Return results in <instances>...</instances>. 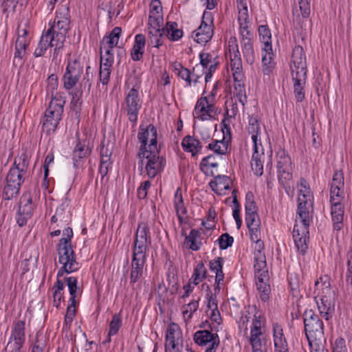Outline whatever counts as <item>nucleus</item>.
Segmentation results:
<instances>
[{
    "mask_svg": "<svg viewBox=\"0 0 352 352\" xmlns=\"http://www.w3.org/2000/svg\"><path fill=\"white\" fill-rule=\"evenodd\" d=\"M254 263L255 278L257 279V289L261 300L266 302L270 298L271 287L265 256H262L259 253L258 256H254Z\"/></svg>",
    "mask_w": 352,
    "mask_h": 352,
    "instance_id": "f257e3e1",
    "label": "nucleus"
},
{
    "mask_svg": "<svg viewBox=\"0 0 352 352\" xmlns=\"http://www.w3.org/2000/svg\"><path fill=\"white\" fill-rule=\"evenodd\" d=\"M316 290L321 289V294L316 297V303L321 316L328 320L332 317L334 303L332 299L333 292L331 289L330 283L324 280L321 283L318 280L315 283Z\"/></svg>",
    "mask_w": 352,
    "mask_h": 352,
    "instance_id": "f03ea898",
    "label": "nucleus"
},
{
    "mask_svg": "<svg viewBox=\"0 0 352 352\" xmlns=\"http://www.w3.org/2000/svg\"><path fill=\"white\" fill-rule=\"evenodd\" d=\"M157 129L154 125L150 124L144 128L142 125L140 126V131L138 134V138L140 143L138 157L140 159L141 168L144 165V159L148 150H157Z\"/></svg>",
    "mask_w": 352,
    "mask_h": 352,
    "instance_id": "7ed1b4c3",
    "label": "nucleus"
},
{
    "mask_svg": "<svg viewBox=\"0 0 352 352\" xmlns=\"http://www.w3.org/2000/svg\"><path fill=\"white\" fill-rule=\"evenodd\" d=\"M63 243H58V261L63 265L58 270L57 277H60L63 274H70L76 272L79 268V265L76 261L75 253L72 249V244L67 245V241L65 239Z\"/></svg>",
    "mask_w": 352,
    "mask_h": 352,
    "instance_id": "20e7f679",
    "label": "nucleus"
},
{
    "mask_svg": "<svg viewBox=\"0 0 352 352\" xmlns=\"http://www.w3.org/2000/svg\"><path fill=\"white\" fill-rule=\"evenodd\" d=\"M151 244V235L148 225L145 222L138 223L132 248V256L146 258V252Z\"/></svg>",
    "mask_w": 352,
    "mask_h": 352,
    "instance_id": "39448f33",
    "label": "nucleus"
},
{
    "mask_svg": "<svg viewBox=\"0 0 352 352\" xmlns=\"http://www.w3.org/2000/svg\"><path fill=\"white\" fill-rule=\"evenodd\" d=\"M259 38L264 44L262 51V70L265 75H270L274 68L272 35L267 25H261L258 29Z\"/></svg>",
    "mask_w": 352,
    "mask_h": 352,
    "instance_id": "423d86ee",
    "label": "nucleus"
},
{
    "mask_svg": "<svg viewBox=\"0 0 352 352\" xmlns=\"http://www.w3.org/2000/svg\"><path fill=\"white\" fill-rule=\"evenodd\" d=\"M305 331L309 345L314 340H320L324 334L322 321L312 309L306 310L303 315Z\"/></svg>",
    "mask_w": 352,
    "mask_h": 352,
    "instance_id": "0eeeda50",
    "label": "nucleus"
},
{
    "mask_svg": "<svg viewBox=\"0 0 352 352\" xmlns=\"http://www.w3.org/2000/svg\"><path fill=\"white\" fill-rule=\"evenodd\" d=\"M142 104V101L140 98L138 90L135 88L131 89L124 98L122 110L126 113L129 120L133 124L138 122Z\"/></svg>",
    "mask_w": 352,
    "mask_h": 352,
    "instance_id": "6e6552de",
    "label": "nucleus"
},
{
    "mask_svg": "<svg viewBox=\"0 0 352 352\" xmlns=\"http://www.w3.org/2000/svg\"><path fill=\"white\" fill-rule=\"evenodd\" d=\"M214 34L213 16L211 12L204 11L202 15L201 23L192 34L194 41L200 44H205L210 41Z\"/></svg>",
    "mask_w": 352,
    "mask_h": 352,
    "instance_id": "1a4fd4ad",
    "label": "nucleus"
},
{
    "mask_svg": "<svg viewBox=\"0 0 352 352\" xmlns=\"http://www.w3.org/2000/svg\"><path fill=\"white\" fill-rule=\"evenodd\" d=\"M84 67L78 59H68L63 76V87L66 90L72 89L78 82Z\"/></svg>",
    "mask_w": 352,
    "mask_h": 352,
    "instance_id": "9d476101",
    "label": "nucleus"
},
{
    "mask_svg": "<svg viewBox=\"0 0 352 352\" xmlns=\"http://www.w3.org/2000/svg\"><path fill=\"white\" fill-rule=\"evenodd\" d=\"M25 175L15 168H10L6 177V185L3 189L5 199L10 200L19 194L21 186L24 182Z\"/></svg>",
    "mask_w": 352,
    "mask_h": 352,
    "instance_id": "9b49d317",
    "label": "nucleus"
},
{
    "mask_svg": "<svg viewBox=\"0 0 352 352\" xmlns=\"http://www.w3.org/2000/svg\"><path fill=\"white\" fill-rule=\"evenodd\" d=\"M297 214L302 226H309L312 221L313 199L310 195H306L302 190H299L298 198Z\"/></svg>",
    "mask_w": 352,
    "mask_h": 352,
    "instance_id": "f8f14e48",
    "label": "nucleus"
},
{
    "mask_svg": "<svg viewBox=\"0 0 352 352\" xmlns=\"http://www.w3.org/2000/svg\"><path fill=\"white\" fill-rule=\"evenodd\" d=\"M34 204L32 202V197L30 192H27L21 197L20 204L16 214V219L17 224L22 227L27 223L28 220L32 217Z\"/></svg>",
    "mask_w": 352,
    "mask_h": 352,
    "instance_id": "ddd939ff",
    "label": "nucleus"
},
{
    "mask_svg": "<svg viewBox=\"0 0 352 352\" xmlns=\"http://www.w3.org/2000/svg\"><path fill=\"white\" fill-rule=\"evenodd\" d=\"M222 132L223 138L221 140H213L207 148L219 155H226L230 146L231 131L229 123L224 119L222 122Z\"/></svg>",
    "mask_w": 352,
    "mask_h": 352,
    "instance_id": "4468645a",
    "label": "nucleus"
},
{
    "mask_svg": "<svg viewBox=\"0 0 352 352\" xmlns=\"http://www.w3.org/2000/svg\"><path fill=\"white\" fill-rule=\"evenodd\" d=\"M144 158L147 159L145 167L146 174L149 178L153 179L164 168V160L159 155L158 150H148Z\"/></svg>",
    "mask_w": 352,
    "mask_h": 352,
    "instance_id": "2eb2a0df",
    "label": "nucleus"
},
{
    "mask_svg": "<svg viewBox=\"0 0 352 352\" xmlns=\"http://www.w3.org/2000/svg\"><path fill=\"white\" fill-rule=\"evenodd\" d=\"M193 340L199 346L209 344L205 352H215L220 342L218 335L208 330L197 331L194 334Z\"/></svg>",
    "mask_w": 352,
    "mask_h": 352,
    "instance_id": "dca6fc26",
    "label": "nucleus"
},
{
    "mask_svg": "<svg viewBox=\"0 0 352 352\" xmlns=\"http://www.w3.org/2000/svg\"><path fill=\"white\" fill-rule=\"evenodd\" d=\"M93 146L87 140H78L72 153V160L76 168L81 167L91 154Z\"/></svg>",
    "mask_w": 352,
    "mask_h": 352,
    "instance_id": "f3484780",
    "label": "nucleus"
},
{
    "mask_svg": "<svg viewBox=\"0 0 352 352\" xmlns=\"http://www.w3.org/2000/svg\"><path fill=\"white\" fill-rule=\"evenodd\" d=\"M65 104V100L60 94H56V95L54 96L53 93H52V99L50 102L48 109L45 111L44 116L60 122L62 119Z\"/></svg>",
    "mask_w": 352,
    "mask_h": 352,
    "instance_id": "a211bd4d",
    "label": "nucleus"
},
{
    "mask_svg": "<svg viewBox=\"0 0 352 352\" xmlns=\"http://www.w3.org/2000/svg\"><path fill=\"white\" fill-rule=\"evenodd\" d=\"M309 226H302L301 230L298 228V225L296 224L293 230V238L296 247L298 250L304 254L307 248V240L309 239Z\"/></svg>",
    "mask_w": 352,
    "mask_h": 352,
    "instance_id": "6ab92c4d",
    "label": "nucleus"
},
{
    "mask_svg": "<svg viewBox=\"0 0 352 352\" xmlns=\"http://www.w3.org/2000/svg\"><path fill=\"white\" fill-rule=\"evenodd\" d=\"M122 34V28L120 27L114 28L112 31L109 33V35H106L100 45H107V46H104V49L105 50L104 53L103 54L105 56H113V49L118 45V41ZM102 46L100 47V50H102Z\"/></svg>",
    "mask_w": 352,
    "mask_h": 352,
    "instance_id": "aec40b11",
    "label": "nucleus"
},
{
    "mask_svg": "<svg viewBox=\"0 0 352 352\" xmlns=\"http://www.w3.org/2000/svg\"><path fill=\"white\" fill-rule=\"evenodd\" d=\"M290 69L291 71L307 70L306 56L300 45H296L293 49Z\"/></svg>",
    "mask_w": 352,
    "mask_h": 352,
    "instance_id": "412c9836",
    "label": "nucleus"
},
{
    "mask_svg": "<svg viewBox=\"0 0 352 352\" xmlns=\"http://www.w3.org/2000/svg\"><path fill=\"white\" fill-rule=\"evenodd\" d=\"M253 153L251 159V167L254 174L261 176L263 173L264 149L259 144L253 145Z\"/></svg>",
    "mask_w": 352,
    "mask_h": 352,
    "instance_id": "4be33fe9",
    "label": "nucleus"
},
{
    "mask_svg": "<svg viewBox=\"0 0 352 352\" xmlns=\"http://www.w3.org/2000/svg\"><path fill=\"white\" fill-rule=\"evenodd\" d=\"M167 346H182L183 340L182 337V332L179 326L175 323L170 324L166 331V344Z\"/></svg>",
    "mask_w": 352,
    "mask_h": 352,
    "instance_id": "5701e85b",
    "label": "nucleus"
},
{
    "mask_svg": "<svg viewBox=\"0 0 352 352\" xmlns=\"http://www.w3.org/2000/svg\"><path fill=\"white\" fill-rule=\"evenodd\" d=\"M214 177V180H212L209 185L216 194L222 195L224 193L223 190H230L232 181L229 177L221 175Z\"/></svg>",
    "mask_w": 352,
    "mask_h": 352,
    "instance_id": "b1692460",
    "label": "nucleus"
},
{
    "mask_svg": "<svg viewBox=\"0 0 352 352\" xmlns=\"http://www.w3.org/2000/svg\"><path fill=\"white\" fill-rule=\"evenodd\" d=\"M236 50L230 54V67L232 71L234 81H240L243 80V74L242 73V62L238 45H236Z\"/></svg>",
    "mask_w": 352,
    "mask_h": 352,
    "instance_id": "393cba45",
    "label": "nucleus"
},
{
    "mask_svg": "<svg viewBox=\"0 0 352 352\" xmlns=\"http://www.w3.org/2000/svg\"><path fill=\"white\" fill-rule=\"evenodd\" d=\"M344 212V206L340 201L331 204V214L334 230L339 231L342 228Z\"/></svg>",
    "mask_w": 352,
    "mask_h": 352,
    "instance_id": "a878e982",
    "label": "nucleus"
},
{
    "mask_svg": "<svg viewBox=\"0 0 352 352\" xmlns=\"http://www.w3.org/2000/svg\"><path fill=\"white\" fill-rule=\"evenodd\" d=\"M146 258L132 256L130 283L134 284L142 276L143 267Z\"/></svg>",
    "mask_w": 352,
    "mask_h": 352,
    "instance_id": "bb28decb",
    "label": "nucleus"
},
{
    "mask_svg": "<svg viewBox=\"0 0 352 352\" xmlns=\"http://www.w3.org/2000/svg\"><path fill=\"white\" fill-rule=\"evenodd\" d=\"M145 45V36L142 34H138L135 36V42L131 52V57L133 60L138 61L142 59L144 53Z\"/></svg>",
    "mask_w": 352,
    "mask_h": 352,
    "instance_id": "cd10ccee",
    "label": "nucleus"
},
{
    "mask_svg": "<svg viewBox=\"0 0 352 352\" xmlns=\"http://www.w3.org/2000/svg\"><path fill=\"white\" fill-rule=\"evenodd\" d=\"M69 23L70 21L66 19L54 20V24L46 32H50V35L56 38L61 35L63 40H65L66 34L69 29Z\"/></svg>",
    "mask_w": 352,
    "mask_h": 352,
    "instance_id": "c85d7f7f",
    "label": "nucleus"
},
{
    "mask_svg": "<svg viewBox=\"0 0 352 352\" xmlns=\"http://www.w3.org/2000/svg\"><path fill=\"white\" fill-rule=\"evenodd\" d=\"M248 131L252 135L253 145L259 144L261 146V140L258 138L261 133V127L257 116L252 115L249 117Z\"/></svg>",
    "mask_w": 352,
    "mask_h": 352,
    "instance_id": "c756f323",
    "label": "nucleus"
},
{
    "mask_svg": "<svg viewBox=\"0 0 352 352\" xmlns=\"http://www.w3.org/2000/svg\"><path fill=\"white\" fill-rule=\"evenodd\" d=\"M182 146L185 151L191 153L192 156H195L202 148L201 142L190 135H186L183 138Z\"/></svg>",
    "mask_w": 352,
    "mask_h": 352,
    "instance_id": "7c9ffc66",
    "label": "nucleus"
},
{
    "mask_svg": "<svg viewBox=\"0 0 352 352\" xmlns=\"http://www.w3.org/2000/svg\"><path fill=\"white\" fill-rule=\"evenodd\" d=\"M245 222L250 238L256 239L257 234L261 233V221L258 213L245 215Z\"/></svg>",
    "mask_w": 352,
    "mask_h": 352,
    "instance_id": "2f4dec72",
    "label": "nucleus"
},
{
    "mask_svg": "<svg viewBox=\"0 0 352 352\" xmlns=\"http://www.w3.org/2000/svg\"><path fill=\"white\" fill-rule=\"evenodd\" d=\"M164 35L171 41H177L182 38L184 32L178 28L176 22L168 21L164 27Z\"/></svg>",
    "mask_w": 352,
    "mask_h": 352,
    "instance_id": "473e14b6",
    "label": "nucleus"
},
{
    "mask_svg": "<svg viewBox=\"0 0 352 352\" xmlns=\"http://www.w3.org/2000/svg\"><path fill=\"white\" fill-rule=\"evenodd\" d=\"M148 21L155 24L163 23L162 7L159 0H153L150 3Z\"/></svg>",
    "mask_w": 352,
    "mask_h": 352,
    "instance_id": "72a5a7b5",
    "label": "nucleus"
},
{
    "mask_svg": "<svg viewBox=\"0 0 352 352\" xmlns=\"http://www.w3.org/2000/svg\"><path fill=\"white\" fill-rule=\"evenodd\" d=\"M54 37L50 35V32H45L41 37L38 47L34 51V56L36 57H40L44 55L48 47H51V43H52Z\"/></svg>",
    "mask_w": 352,
    "mask_h": 352,
    "instance_id": "f704fd0d",
    "label": "nucleus"
},
{
    "mask_svg": "<svg viewBox=\"0 0 352 352\" xmlns=\"http://www.w3.org/2000/svg\"><path fill=\"white\" fill-rule=\"evenodd\" d=\"M72 96L71 109L75 113V116H80L82 104V90L75 89L70 93Z\"/></svg>",
    "mask_w": 352,
    "mask_h": 352,
    "instance_id": "c9c22d12",
    "label": "nucleus"
},
{
    "mask_svg": "<svg viewBox=\"0 0 352 352\" xmlns=\"http://www.w3.org/2000/svg\"><path fill=\"white\" fill-rule=\"evenodd\" d=\"M174 206L178 219L182 222L183 219L182 216L186 214V209L184 206L182 189L180 188H178L175 192Z\"/></svg>",
    "mask_w": 352,
    "mask_h": 352,
    "instance_id": "e433bc0d",
    "label": "nucleus"
},
{
    "mask_svg": "<svg viewBox=\"0 0 352 352\" xmlns=\"http://www.w3.org/2000/svg\"><path fill=\"white\" fill-rule=\"evenodd\" d=\"M241 47L246 62L252 65L255 60V55L252 39L245 38L244 41H241Z\"/></svg>",
    "mask_w": 352,
    "mask_h": 352,
    "instance_id": "4c0bfd02",
    "label": "nucleus"
},
{
    "mask_svg": "<svg viewBox=\"0 0 352 352\" xmlns=\"http://www.w3.org/2000/svg\"><path fill=\"white\" fill-rule=\"evenodd\" d=\"M278 182L287 192L293 185L292 168L278 170Z\"/></svg>",
    "mask_w": 352,
    "mask_h": 352,
    "instance_id": "58836bf2",
    "label": "nucleus"
},
{
    "mask_svg": "<svg viewBox=\"0 0 352 352\" xmlns=\"http://www.w3.org/2000/svg\"><path fill=\"white\" fill-rule=\"evenodd\" d=\"M223 265V258L222 257H217L209 262L210 270L215 273L218 283L222 282L224 278V274L222 270Z\"/></svg>",
    "mask_w": 352,
    "mask_h": 352,
    "instance_id": "ea45409f",
    "label": "nucleus"
},
{
    "mask_svg": "<svg viewBox=\"0 0 352 352\" xmlns=\"http://www.w3.org/2000/svg\"><path fill=\"white\" fill-rule=\"evenodd\" d=\"M25 324V323L24 320H19L14 322L10 338L24 344Z\"/></svg>",
    "mask_w": 352,
    "mask_h": 352,
    "instance_id": "a19ab883",
    "label": "nucleus"
},
{
    "mask_svg": "<svg viewBox=\"0 0 352 352\" xmlns=\"http://www.w3.org/2000/svg\"><path fill=\"white\" fill-rule=\"evenodd\" d=\"M209 98L207 96H202L196 102L194 114L197 116L198 119L200 120H207V117H206V114L203 113L204 111L206 109V106L209 102Z\"/></svg>",
    "mask_w": 352,
    "mask_h": 352,
    "instance_id": "79ce46f5",
    "label": "nucleus"
},
{
    "mask_svg": "<svg viewBox=\"0 0 352 352\" xmlns=\"http://www.w3.org/2000/svg\"><path fill=\"white\" fill-rule=\"evenodd\" d=\"M200 236V232L199 230L192 229L190 232L189 235L186 236L184 239V244L190 243L188 248L193 250L197 251L200 249L201 243H197L196 240Z\"/></svg>",
    "mask_w": 352,
    "mask_h": 352,
    "instance_id": "37998d69",
    "label": "nucleus"
},
{
    "mask_svg": "<svg viewBox=\"0 0 352 352\" xmlns=\"http://www.w3.org/2000/svg\"><path fill=\"white\" fill-rule=\"evenodd\" d=\"M122 325V319L120 314H116L113 316L109 324V331L108 333V342L111 341V336L118 333L120 328Z\"/></svg>",
    "mask_w": 352,
    "mask_h": 352,
    "instance_id": "c03bdc74",
    "label": "nucleus"
},
{
    "mask_svg": "<svg viewBox=\"0 0 352 352\" xmlns=\"http://www.w3.org/2000/svg\"><path fill=\"white\" fill-rule=\"evenodd\" d=\"M277 169L292 168V160L289 155L284 151H280L277 153Z\"/></svg>",
    "mask_w": 352,
    "mask_h": 352,
    "instance_id": "a18cd8bd",
    "label": "nucleus"
},
{
    "mask_svg": "<svg viewBox=\"0 0 352 352\" xmlns=\"http://www.w3.org/2000/svg\"><path fill=\"white\" fill-rule=\"evenodd\" d=\"M206 272L204 263L202 262H199L196 265L190 281H192L195 285H198L206 278Z\"/></svg>",
    "mask_w": 352,
    "mask_h": 352,
    "instance_id": "49530a36",
    "label": "nucleus"
},
{
    "mask_svg": "<svg viewBox=\"0 0 352 352\" xmlns=\"http://www.w3.org/2000/svg\"><path fill=\"white\" fill-rule=\"evenodd\" d=\"M273 331L275 349L283 346L285 344H287L286 339L283 333V329L280 325L278 324H274Z\"/></svg>",
    "mask_w": 352,
    "mask_h": 352,
    "instance_id": "de8ad7c7",
    "label": "nucleus"
},
{
    "mask_svg": "<svg viewBox=\"0 0 352 352\" xmlns=\"http://www.w3.org/2000/svg\"><path fill=\"white\" fill-rule=\"evenodd\" d=\"M242 80L234 81V94L243 106L247 102V96L245 85L241 83Z\"/></svg>",
    "mask_w": 352,
    "mask_h": 352,
    "instance_id": "09e8293b",
    "label": "nucleus"
},
{
    "mask_svg": "<svg viewBox=\"0 0 352 352\" xmlns=\"http://www.w3.org/2000/svg\"><path fill=\"white\" fill-rule=\"evenodd\" d=\"M294 87L305 86L307 70L291 71Z\"/></svg>",
    "mask_w": 352,
    "mask_h": 352,
    "instance_id": "8fccbe9b",
    "label": "nucleus"
},
{
    "mask_svg": "<svg viewBox=\"0 0 352 352\" xmlns=\"http://www.w3.org/2000/svg\"><path fill=\"white\" fill-rule=\"evenodd\" d=\"M58 124V121H56L53 118H47L45 116H44L43 120L42 131L45 132L47 135H50L56 131Z\"/></svg>",
    "mask_w": 352,
    "mask_h": 352,
    "instance_id": "3c124183",
    "label": "nucleus"
},
{
    "mask_svg": "<svg viewBox=\"0 0 352 352\" xmlns=\"http://www.w3.org/2000/svg\"><path fill=\"white\" fill-rule=\"evenodd\" d=\"M245 215L257 213V206L254 201V195L252 192H248L245 195Z\"/></svg>",
    "mask_w": 352,
    "mask_h": 352,
    "instance_id": "603ef678",
    "label": "nucleus"
},
{
    "mask_svg": "<svg viewBox=\"0 0 352 352\" xmlns=\"http://www.w3.org/2000/svg\"><path fill=\"white\" fill-rule=\"evenodd\" d=\"M199 307L198 300H192L188 304L183 306L182 313L184 318L190 320L192 318V314L195 313Z\"/></svg>",
    "mask_w": 352,
    "mask_h": 352,
    "instance_id": "864d4df0",
    "label": "nucleus"
},
{
    "mask_svg": "<svg viewBox=\"0 0 352 352\" xmlns=\"http://www.w3.org/2000/svg\"><path fill=\"white\" fill-rule=\"evenodd\" d=\"M179 68L175 67V70L177 71V75L182 80L186 82V85L188 87H190L192 85V78H191V72L190 71L184 67L182 65H178Z\"/></svg>",
    "mask_w": 352,
    "mask_h": 352,
    "instance_id": "5fc2aeb1",
    "label": "nucleus"
},
{
    "mask_svg": "<svg viewBox=\"0 0 352 352\" xmlns=\"http://www.w3.org/2000/svg\"><path fill=\"white\" fill-rule=\"evenodd\" d=\"M91 67L87 66L86 67V72L80 83V85L85 90H87V93L90 92L92 86L93 74L90 72Z\"/></svg>",
    "mask_w": 352,
    "mask_h": 352,
    "instance_id": "6e6d98bb",
    "label": "nucleus"
},
{
    "mask_svg": "<svg viewBox=\"0 0 352 352\" xmlns=\"http://www.w3.org/2000/svg\"><path fill=\"white\" fill-rule=\"evenodd\" d=\"M216 242H218L219 248L221 250H226L232 245L234 238L230 236L229 234L224 233L219 236Z\"/></svg>",
    "mask_w": 352,
    "mask_h": 352,
    "instance_id": "4d7b16f0",
    "label": "nucleus"
},
{
    "mask_svg": "<svg viewBox=\"0 0 352 352\" xmlns=\"http://www.w3.org/2000/svg\"><path fill=\"white\" fill-rule=\"evenodd\" d=\"M218 165V163L214 161V156L213 155H209L202 159L199 164V168L203 173H206V168L207 167L217 168Z\"/></svg>",
    "mask_w": 352,
    "mask_h": 352,
    "instance_id": "13d9d810",
    "label": "nucleus"
},
{
    "mask_svg": "<svg viewBox=\"0 0 352 352\" xmlns=\"http://www.w3.org/2000/svg\"><path fill=\"white\" fill-rule=\"evenodd\" d=\"M156 23V22H154ZM163 23L153 24L151 21L148 22V36H164V27H162Z\"/></svg>",
    "mask_w": 352,
    "mask_h": 352,
    "instance_id": "bf43d9fd",
    "label": "nucleus"
},
{
    "mask_svg": "<svg viewBox=\"0 0 352 352\" xmlns=\"http://www.w3.org/2000/svg\"><path fill=\"white\" fill-rule=\"evenodd\" d=\"M66 281L71 295L69 300H76L78 283L77 278L74 276H69L66 278Z\"/></svg>",
    "mask_w": 352,
    "mask_h": 352,
    "instance_id": "052dcab7",
    "label": "nucleus"
},
{
    "mask_svg": "<svg viewBox=\"0 0 352 352\" xmlns=\"http://www.w3.org/2000/svg\"><path fill=\"white\" fill-rule=\"evenodd\" d=\"M65 40H63L61 35L58 38H54L52 43H51V47H54L53 52V59L57 58L60 49L63 47Z\"/></svg>",
    "mask_w": 352,
    "mask_h": 352,
    "instance_id": "680f3d73",
    "label": "nucleus"
},
{
    "mask_svg": "<svg viewBox=\"0 0 352 352\" xmlns=\"http://www.w3.org/2000/svg\"><path fill=\"white\" fill-rule=\"evenodd\" d=\"M261 316H254L252 321V327L250 331V336H260L262 334L261 332Z\"/></svg>",
    "mask_w": 352,
    "mask_h": 352,
    "instance_id": "e2e57ef3",
    "label": "nucleus"
},
{
    "mask_svg": "<svg viewBox=\"0 0 352 352\" xmlns=\"http://www.w3.org/2000/svg\"><path fill=\"white\" fill-rule=\"evenodd\" d=\"M70 21L69 9L67 5L61 6L56 11V16L54 20Z\"/></svg>",
    "mask_w": 352,
    "mask_h": 352,
    "instance_id": "0e129e2a",
    "label": "nucleus"
},
{
    "mask_svg": "<svg viewBox=\"0 0 352 352\" xmlns=\"http://www.w3.org/2000/svg\"><path fill=\"white\" fill-rule=\"evenodd\" d=\"M111 73V67H100L99 78H100V81L102 82V84L103 85H107L109 83V80H110Z\"/></svg>",
    "mask_w": 352,
    "mask_h": 352,
    "instance_id": "69168bd1",
    "label": "nucleus"
},
{
    "mask_svg": "<svg viewBox=\"0 0 352 352\" xmlns=\"http://www.w3.org/2000/svg\"><path fill=\"white\" fill-rule=\"evenodd\" d=\"M23 344V343L14 340L10 338L5 348V351L6 352H20Z\"/></svg>",
    "mask_w": 352,
    "mask_h": 352,
    "instance_id": "338daca9",
    "label": "nucleus"
},
{
    "mask_svg": "<svg viewBox=\"0 0 352 352\" xmlns=\"http://www.w3.org/2000/svg\"><path fill=\"white\" fill-rule=\"evenodd\" d=\"M333 352H347L345 340L339 337L335 340Z\"/></svg>",
    "mask_w": 352,
    "mask_h": 352,
    "instance_id": "774afa93",
    "label": "nucleus"
}]
</instances>
